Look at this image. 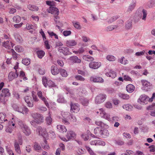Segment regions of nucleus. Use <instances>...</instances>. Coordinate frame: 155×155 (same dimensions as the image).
Returning a JSON list of instances; mask_svg holds the SVG:
<instances>
[{"mask_svg": "<svg viewBox=\"0 0 155 155\" xmlns=\"http://www.w3.org/2000/svg\"><path fill=\"white\" fill-rule=\"evenodd\" d=\"M18 123L20 129L25 135L28 136L31 134V131L30 129L24 122L19 120L18 121Z\"/></svg>", "mask_w": 155, "mask_h": 155, "instance_id": "nucleus-1", "label": "nucleus"}, {"mask_svg": "<svg viewBox=\"0 0 155 155\" xmlns=\"http://www.w3.org/2000/svg\"><path fill=\"white\" fill-rule=\"evenodd\" d=\"M48 12L54 15V21L55 22H56V23L58 24L57 19H59V17L58 16L59 14V11L58 9L54 7H50L48 11Z\"/></svg>", "mask_w": 155, "mask_h": 155, "instance_id": "nucleus-2", "label": "nucleus"}, {"mask_svg": "<svg viewBox=\"0 0 155 155\" xmlns=\"http://www.w3.org/2000/svg\"><path fill=\"white\" fill-rule=\"evenodd\" d=\"M42 81L43 84L45 87H54L56 86V85L53 81L51 80L48 81L46 77H43Z\"/></svg>", "mask_w": 155, "mask_h": 155, "instance_id": "nucleus-3", "label": "nucleus"}, {"mask_svg": "<svg viewBox=\"0 0 155 155\" xmlns=\"http://www.w3.org/2000/svg\"><path fill=\"white\" fill-rule=\"evenodd\" d=\"M31 115L37 123L40 124L44 122V118L42 114L39 113H36L33 114Z\"/></svg>", "mask_w": 155, "mask_h": 155, "instance_id": "nucleus-4", "label": "nucleus"}, {"mask_svg": "<svg viewBox=\"0 0 155 155\" xmlns=\"http://www.w3.org/2000/svg\"><path fill=\"white\" fill-rule=\"evenodd\" d=\"M76 136L75 133L72 131H68L67 134L66 135V138L64 137H61L60 138L64 141H69L73 138H74Z\"/></svg>", "mask_w": 155, "mask_h": 155, "instance_id": "nucleus-5", "label": "nucleus"}, {"mask_svg": "<svg viewBox=\"0 0 155 155\" xmlns=\"http://www.w3.org/2000/svg\"><path fill=\"white\" fill-rule=\"evenodd\" d=\"M107 96L104 94H100L97 95L95 99L96 104H99L104 102L106 99Z\"/></svg>", "mask_w": 155, "mask_h": 155, "instance_id": "nucleus-6", "label": "nucleus"}, {"mask_svg": "<svg viewBox=\"0 0 155 155\" xmlns=\"http://www.w3.org/2000/svg\"><path fill=\"white\" fill-rule=\"evenodd\" d=\"M149 98L145 94L141 95L138 100V101L141 104H147L148 101L150 102Z\"/></svg>", "mask_w": 155, "mask_h": 155, "instance_id": "nucleus-7", "label": "nucleus"}, {"mask_svg": "<svg viewBox=\"0 0 155 155\" xmlns=\"http://www.w3.org/2000/svg\"><path fill=\"white\" fill-rule=\"evenodd\" d=\"M37 94L39 98L43 101L45 105L48 108L49 107V104L46 97L43 96L42 92L41 91H38L37 92Z\"/></svg>", "mask_w": 155, "mask_h": 155, "instance_id": "nucleus-8", "label": "nucleus"}, {"mask_svg": "<svg viewBox=\"0 0 155 155\" xmlns=\"http://www.w3.org/2000/svg\"><path fill=\"white\" fill-rule=\"evenodd\" d=\"M69 49L65 47H60L58 49V51L60 53H62L65 55L72 54V53L69 51Z\"/></svg>", "mask_w": 155, "mask_h": 155, "instance_id": "nucleus-9", "label": "nucleus"}, {"mask_svg": "<svg viewBox=\"0 0 155 155\" xmlns=\"http://www.w3.org/2000/svg\"><path fill=\"white\" fill-rule=\"evenodd\" d=\"M71 111L74 113H77L79 111L80 108L79 105L78 104H73L72 103L71 104Z\"/></svg>", "mask_w": 155, "mask_h": 155, "instance_id": "nucleus-10", "label": "nucleus"}, {"mask_svg": "<svg viewBox=\"0 0 155 155\" xmlns=\"http://www.w3.org/2000/svg\"><path fill=\"white\" fill-rule=\"evenodd\" d=\"M101 65V63L99 62H91L89 64V66L91 68L94 69L98 68L100 67Z\"/></svg>", "mask_w": 155, "mask_h": 155, "instance_id": "nucleus-11", "label": "nucleus"}, {"mask_svg": "<svg viewBox=\"0 0 155 155\" xmlns=\"http://www.w3.org/2000/svg\"><path fill=\"white\" fill-rule=\"evenodd\" d=\"M37 130L39 135H41L44 137L47 136L48 133L47 132L45 129L42 128L41 127H38Z\"/></svg>", "mask_w": 155, "mask_h": 155, "instance_id": "nucleus-12", "label": "nucleus"}, {"mask_svg": "<svg viewBox=\"0 0 155 155\" xmlns=\"http://www.w3.org/2000/svg\"><path fill=\"white\" fill-rule=\"evenodd\" d=\"M18 74L17 72V71H16L15 73L14 72H10L8 75V79L9 81H11L14 79L15 78H17L18 76Z\"/></svg>", "mask_w": 155, "mask_h": 155, "instance_id": "nucleus-13", "label": "nucleus"}, {"mask_svg": "<svg viewBox=\"0 0 155 155\" xmlns=\"http://www.w3.org/2000/svg\"><path fill=\"white\" fill-rule=\"evenodd\" d=\"M77 44V42L74 40H69L67 41L66 42V46L69 48L75 46Z\"/></svg>", "mask_w": 155, "mask_h": 155, "instance_id": "nucleus-14", "label": "nucleus"}, {"mask_svg": "<svg viewBox=\"0 0 155 155\" xmlns=\"http://www.w3.org/2000/svg\"><path fill=\"white\" fill-rule=\"evenodd\" d=\"M14 146L16 153L18 154H20L21 153L20 148L18 141L16 140H15L14 142Z\"/></svg>", "mask_w": 155, "mask_h": 155, "instance_id": "nucleus-15", "label": "nucleus"}, {"mask_svg": "<svg viewBox=\"0 0 155 155\" xmlns=\"http://www.w3.org/2000/svg\"><path fill=\"white\" fill-rule=\"evenodd\" d=\"M90 80L94 82L102 83L104 81L102 78L98 77H91L90 78Z\"/></svg>", "mask_w": 155, "mask_h": 155, "instance_id": "nucleus-16", "label": "nucleus"}, {"mask_svg": "<svg viewBox=\"0 0 155 155\" xmlns=\"http://www.w3.org/2000/svg\"><path fill=\"white\" fill-rule=\"evenodd\" d=\"M25 102L30 107H32L33 104L31 98L30 96H26L25 98Z\"/></svg>", "mask_w": 155, "mask_h": 155, "instance_id": "nucleus-17", "label": "nucleus"}, {"mask_svg": "<svg viewBox=\"0 0 155 155\" xmlns=\"http://www.w3.org/2000/svg\"><path fill=\"white\" fill-rule=\"evenodd\" d=\"M136 1L134 0L133 1V2L130 3L127 11V12L128 13L130 12L133 10L134 9L136 5Z\"/></svg>", "mask_w": 155, "mask_h": 155, "instance_id": "nucleus-18", "label": "nucleus"}, {"mask_svg": "<svg viewBox=\"0 0 155 155\" xmlns=\"http://www.w3.org/2000/svg\"><path fill=\"white\" fill-rule=\"evenodd\" d=\"M69 59L73 63H79L81 62L80 59H79L77 56H73L70 57Z\"/></svg>", "mask_w": 155, "mask_h": 155, "instance_id": "nucleus-19", "label": "nucleus"}, {"mask_svg": "<svg viewBox=\"0 0 155 155\" xmlns=\"http://www.w3.org/2000/svg\"><path fill=\"white\" fill-rule=\"evenodd\" d=\"M59 71L57 67L54 65H53L51 67V71L53 75H57L59 73Z\"/></svg>", "mask_w": 155, "mask_h": 155, "instance_id": "nucleus-20", "label": "nucleus"}, {"mask_svg": "<svg viewBox=\"0 0 155 155\" xmlns=\"http://www.w3.org/2000/svg\"><path fill=\"white\" fill-rule=\"evenodd\" d=\"M27 7L29 10L32 11H37L39 9V8L38 6L32 5H28Z\"/></svg>", "mask_w": 155, "mask_h": 155, "instance_id": "nucleus-21", "label": "nucleus"}, {"mask_svg": "<svg viewBox=\"0 0 155 155\" xmlns=\"http://www.w3.org/2000/svg\"><path fill=\"white\" fill-rule=\"evenodd\" d=\"M106 75L107 76L111 77L112 78H114L116 77V73L112 70H110L108 72H107L106 74Z\"/></svg>", "mask_w": 155, "mask_h": 155, "instance_id": "nucleus-22", "label": "nucleus"}, {"mask_svg": "<svg viewBox=\"0 0 155 155\" xmlns=\"http://www.w3.org/2000/svg\"><path fill=\"white\" fill-rule=\"evenodd\" d=\"M134 86L132 84H129L127 86V91L129 93L132 92L134 91Z\"/></svg>", "mask_w": 155, "mask_h": 155, "instance_id": "nucleus-23", "label": "nucleus"}, {"mask_svg": "<svg viewBox=\"0 0 155 155\" xmlns=\"http://www.w3.org/2000/svg\"><path fill=\"white\" fill-rule=\"evenodd\" d=\"M141 82L143 86L145 87H150L151 86L152 84L147 81L146 80H142Z\"/></svg>", "mask_w": 155, "mask_h": 155, "instance_id": "nucleus-24", "label": "nucleus"}, {"mask_svg": "<svg viewBox=\"0 0 155 155\" xmlns=\"http://www.w3.org/2000/svg\"><path fill=\"white\" fill-rule=\"evenodd\" d=\"M57 128L59 131L63 133L66 132L67 130L65 127L63 125H58L57 126Z\"/></svg>", "mask_w": 155, "mask_h": 155, "instance_id": "nucleus-25", "label": "nucleus"}, {"mask_svg": "<svg viewBox=\"0 0 155 155\" xmlns=\"http://www.w3.org/2000/svg\"><path fill=\"white\" fill-rule=\"evenodd\" d=\"M100 137H105L106 136H108L109 134L108 131L106 129L101 130L100 134Z\"/></svg>", "mask_w": 155, "mask_h": 155, "instance_id": "nucleus-26", "label": "nucleus"}, {"mask_svg": "<svg viewBox=\"0 0 155 155\" xmlns=\"http://www.w3.org/2000/svg\"><path fill=\"white\" fill-rule=\"evenodd\" d=\"M2 94L5 95L6 97L10 96V94L9 90L7 88H3L2 91Z\"/></svg>", "mask_w": 155, "mask_h": 155, "instance_id": "nucleus-27", "label": "nucleus"}, {"mask_svg": "<svg viewBox=\"0 0 155 155\" xmlns=\"http://www.w3.org/2000/svg\"><path fill=\"white\" fill-rule=\"evenodd\" d=\"M81 102L82 104L84 106H88L89 103V100L85 98H81Z\"/></svg>", "mask_w": 155, "mask_h": 155, "instance_id": "nucleus-28", "label": "nucleus"}, {"mask_svg": "<svg viewBox=\"0 0 155 155\" xmlns=\"http://www.w3.org/2000/svg\"><path fill=\"white\" fill-rule=\"evenodd\" d=\"M123 107L126 110L128 111L131 110L133 108V106L129 104H124L123 106Z\"/></svg>", "mask_w": 155, "mask_h": 155, "instance_id": "nucleus-29", "label": "nucleus"}, {"mask_svg": "<svg viewBox=\"0 0 155 155\" xmlns=\"http://www.w3.org/2000/svg\"><path fill=\"white\" fill-rule=\"evenodd\" d=\"M37 54L38 58H42L45 54V52L42 50L38 51L36 52Z\"/></svg>", "mask_w": 155, "mask_h": 155, "instance_id": "nucleus-30", "label": "nucleus"}, {"mask_svg": "<svg viewBox=\"0 0 155 155\" xmlns=\"http://www.w3.org/2000/svg\"><path fill=\"white\" fill-rule=\"evenodd\" d=\"M101 129L100 128L97 127L94 130V134L97 136L100 137V134Z\"/></svg>", "mask_w": 155, "mask_h": 155, "instance_id": "nucleus-31", "label": "nucleus"}, {"mask_svg": "<svg viewBox=\"0 0 155 155\" xmlns=\"http://www.w3.org/2000/svg\"><path fill=\"white\" fill-rule=\"evenodd\" d=\"M83 59L87 61H91L94 60V58L89 55H84Z\"/></svg>", "mask_w": 155, "mask_h": 155, "instance_id": "nucleus-32", "label": "nucleus"}, {"mask_svg": "<svg viewBox=\"0 0 155 155\" xmlns=\"http://www.w3.org/2000/svg\"><path fill=\"white\" fill-rule=\"evenodd\" d=\"M59 71L61 75L63 77H66L68 75L67 72L65 70L63 69H60Z\"/></svg>", "mask_w": 155, "mask_h": 155, "instance_id": "nucleus-33", "label": "nucleus"}, {"mask_svg": "<svg viewBox=\"0 0 155 155\" xmlns=\"http://www.w3.org/2000/svg\"><path fill=\"white\" fill-rule=\"evenodd\" d=\"M124 57H122L121 58L118 59V62L122 64H126L128 63V61L127 60H124Z\"/></svg>", "mask_w": 155, "mask_h": 155, "instance_id": "nucleus-34", "label": "nucleus"}, {"mask_svg": "<svg viewBox=\"0 0 155 155\" xmlns=\"http://www.w3.org/2000/svg\"><path fill=\"white\" fill-rule=\"evenodd\" d=\"M5 114L3 113H0V123H3L7 120L5 119Z\"/></svg>", "mask_w": 155, "mask_h": 155, "instance_id": "nucleus-35", "label": "nucleus"}, {"mask_svg": "<svg viewBox=\"0 0 155 155\" xmlns=\"http://www.w3.org/2000/svg\"><path fill=\"white\" fill-rule=\"evenodd\" d=\"M43 148L45 150H48L49 149V147L47 144V142L46 140H44V143L41 144Z\"/></svg>", "mask_w": 155, "mask_h": 155, "instance_id": "nucleus-36", "label": "nucleus"}, {"mask_svg": "<svg viewBox=\"0 0 155 155\" xmlns=\"http://www.w3.org/2000/svg\"><path fill=\"white\" fill-rule=\"evenodd\" d=\"M14 36L17 42H20L21 41L22 39L21 37L17 33H15Z\"/></svg>", "mask_w": 155, "mask_h": 155, "instance_id": "nucleus-37", "label": "nucleus"}, {"mask_svg": "<svg viewBox=\"0 0 155 155\" xmlns=\"http://www.w3.org/2000/svg\"><path fill=\"white\" fill-rule=\"evenodd\" d=\"M13 21L14 22L18 23L19 22L21 21V18L18 15L14 16L13 18Z\"/></svg>", "mask_w": 155, "mask_h": 155, "instance_id": "nucleus-38", "label": "nucleus"}, {"mask_svg": "<svg viewBox=\"0 0 155 155\" xmlns=\"http://www.w3.org/2000/svg\"><path fill=\"white\" fill-rule=\"evenodd\" d=\"M45 121L47 124L50 125L52 123V120L51 116H49L46 118Z\"/></svg>", "mask_w": 155, "mask_h": 155, "instance_id": "nucleus-39", "label": "nucleus"}, {"mask_svg": "<svg viewBox=\"0 0 155 155\" xmlns=\"http://www.w3.org/2000/svg\"><path fill=\"white\" fill-rule=\"evenodd\" d=\"M95 123L97 125L103 128H104L106 126V125L105 124L101 121H96Z\"/></svg>", "mask_w": 155, "mask_h": 155, "instance_id": "nucleus-40", "label": "nucleus"}, {"mask_svg": "<svg viewBox=\"0 0 155 155\" xmlns=\"http://www.w3.org/2000/svg\"><path fill=\"white\" fill-rule=\"evenodd\" d=\"M106 59L110 61H114L116 60V58L112 55H108L106 57Z\"/></svg>", "mask_w": 155, "mask_h": 155, "instance_id": "nucleus-41", "label": "nucleus"}, {"mask_svg": "<svg viewBox=\"0 0 155 155\" xmlns=\"http://www.w3.org/2000/svg\"><path fill=\"white\" fill-rule=\"evenodd\" d=\"M13 107L15 110L22 113V112H23V108H22L21 107H18L16 105H13Z\"/></svg>", "mask_w": 155, "mask_h": 155, "instance_id": "nucleus-42", "label": "nucleus"}, {"mask_svg": "<svg viewBox=\"0 0 155 155\" xmlns=\"http://www.w3.org/2000/svg\"><path fill=\"white\" fill-rule=\"evenodd\" d=\"M117 28V26L116 25H112L107 27L106 28V30L107 31H112L113 30Z\"/></svg>", "mask_w": 155, "mask_h": 155, "instance_id": "nucleus-43", "label": "nucleus"}, {"mask_svg": "<svg viewBox=\"0 0 155 155\" xmlns=\"http://www.w3.org/2000/svg\"><path fill=\"white\" fill-rule=\"evenodd\" d=\"M83 90L82 88H79L77 89L75 91L76 93L79 96H82V91Z\"/></svg>", "mask_w": 155, "mask_h": 155, "instance_id": "nucleus-44", "label": "nucleus"}, {"mask_svg": "<svg viewBox=\"0 0 155 155\" xmlns=\"http://www.w3.org/2000/svg\"><path fill=\"white\" fill-rule=\"evenodd\" d=\"M9 52L12 54L13 59L14 60H16L17 58V53L15 52L14 49H12L10 50Z\"/></svg>", "mask_w": 155, "mask_h": 155, "instance_id": "nucleus-45", "label": "nucleus"}, {"mask_svg": "<svg viewBox=\"0 0 155 155\" xmlns=\"http://www.w3.org/2000/svg\"><path fill=\"white\" fill-rule=\"evenodd\" d=\"M19 77L20 78H23V80L24 81H26L27 80V78L25 77V72L23 71H20Z\"/></svg>", "mask_w": 155, "mask_h": 155, "instance_id": "nucleus-46", "label": "nucleus"}, {"mask_svg": "<svg viewBox=\"0 0 155 155\" xmlns=\"http://www.w3.org/2000/svg\"><path fill=\"white\" fill-rule=\"evenodd\" d=\"M119 95L120 97L124 99L127 100L130 97L129 95L124 94H120Z\"/></svg>", "mask_w": 155, "mask_h": 155, "instance_id": "nucleus-47", "label": "nucleus"}, {"mask_svg": "<svg viewBox=\"0 0 155 155\" xmlns=\"http://www.w3.org/2000/svg\"><path fill=\"white\" fill-rule=\"evenodd\" d=\"M126 28L128 29H130L132 27V22L130 21H127L125 25Z\"/></svg>", "mask_w": 155, "mask_h": 155, "instance_id": "nucleus-48", "label": "nucleus"}, {"mask_svg": "<svg viewBox=\"0 0 155 155\" xmlns=\"http://www.w3.org/2000/svg\"><path fill=\"white\" fill-rule=\"evenodd\" d=\"M15 50L18 52H20L23 51V48L20 45H17L15 47Z\"/></svg>", "mask_w": 155, "mask_h": 155, "instance_id": "nucleus-49", "label": "nucleus"}, {"mask_svg": "<svg viewBox=\"0 0 155 155\" xmlns=\"http://www.w3.org/2000/svg\"><path fill=\"white\" fill-rule=\"evenodd\" d=\"M22 63L25 65H28L30 63V61L29 59L27 58H25L23 59L22 60Z\"/></svg>", "mask_w": 155, "mask_h": 155, "instance_id": "nucleus-50", "label": "nucleus"}, {"mask_svg": "<svg viewBox=\"0 0 155 155\" xmlns=\"http://www.w3.org/2000/svg\"><path fill=\"white\" fill-rule=\"evenodd\" d=\"M3 46L6 48L9 49L10 48V45L9 41H5L3 44Z\"/></svg>", "mask_w": 155, "mask_h": 155, "instance_id": "nucleus-51", "label": "nucleus"}, {"mask_svg": "<svg viewBox=\"0 0 155 155\" xmlns=\"http://www.w3.org/2000/svg\"><path fill=\"white\" fill-rule=\"evenodd\" d=\"M119 18V16H114L111 18H110L108 21V22L109 23H110L115 20H116L117 19H118Z\"/></svg>", "mask_w": 155, "mask_h": 155, "instance_id": "nucleus-52", "label": "nucleus"}, {"mask_svg": "<svg viewBox=\"0 0 155 155\" xmlns=\"http://www.w3.org/2000/svg\"><path fill=\"white\" fill-rule=\"evenodd\" d=\"M148 7L150 8L155 5V0H151L148 3Z\"/></svg>", "mask_w": 155, "mask_h": 155, "instance_id": "nucleus-53", "label": "nucleus"}, {"mask_svg": "<svg viewBox=\"0 0 155 155\" xmlns=\"http://www.w3.org/2000/svg\"><path fill=\"white\" fill-rule=\"evenodd\" d=\"M34 147L36 150H40L41 149V147L36 143H34Z\"/></svg>", "mask_w": 155, "mask_h": 155, "instance_id": "nucleus-54", "label": "nucleus"}, {"mask_svg": "<svg viewBox=\"0 0 155 155\" xmlns=\"http://www.w3.org/2000/svg\"><path fill=\"white\" fill-rule=\"evenodd\" d=\"M46 4L49 6L52 7V6H55L56 3L54 1H46Z\"/></svg>", "mask_w": 155, "mask_h": 155, "instance_id": "nucleus-55", "label": "nucleus"}, {"mask_svg": "<svg viewBox=\"0 0 155 155\" xmlns=\"http://www.w3.org/2000/svg\"><path fill=\"white\" fill-rule=\"evenodd\" d=\"M104 106L107 108H111L112 107L111 103L109 101L106 102L104 104Z\"/></svg>", "mask_w": 155, "mask_h": 155, "instance_id": "nucleus-56", "label": "nucleus"}, {"mask_svg": "<svg viewBox=\"0 0 155 155\" xmlns=\"http://www.w3.org/2000/svg\"><path fill=\"white\" fill-rule=\"evenodd\" d=\"M47 135H48L51 138H53L55 137V134L54 132L52 130H50L48 133Z\"/></svg>", "mask_w": 155, "mask_h": 155, "instance_id": "nucleus-57", "label": "nucleus"}, {"mask_svg": "<svg viewBox=\"0 0 155 155\" xmlns=\"http://www.w3.org/2000/svg\"><path fill=\"white\" fill-rule=\"evenodd\" d=\"M48 33L49 35L51 37H52V36H54L55 38L58 39V36L53 32L48 31Z\"/></svg>", "mask_w": 155, "mask_h": 155, "instance_id": "nucleus-58", "label": "nucleus"}, {"mask_svg": "<svg viewBox=\"0 0 155 155\" xmlns=\"http://www.w3.org/2000/svg\"><path fill=\"white\" fill-rule=\"evenodd\" d=\"M99 113L101 117L103 118L106 113L104 110L103 108H100L99 109Z\"/></svg>", "mask_w": 155, "mask_h": 155, "instance_id": "nucleus-59", "label": "nucleus"}, {"mask_svg": "<svg viewBox=\"0 0 155 155\" xmlns=\"http://www.w3.org/2000/svg\"><path fill=\"white\" fill-rule=\"evenodd\" d=\"M103 118L108 120L109 121H110L111 120V119L110 117V115L107 113L105 114Z\"/></svg>", "mask_w": 155, "mask_h": 155, "instance_id": "nucleus-60", "label": "nucleus"}, {"mask_svg": "<svg viewBox=\"0 0 155 155\" xmlns=\"http://www.w3.org/2000/svg\"><path fill=\"white\" fill-rule=\"evenodd\" d=\"M75 78L78 80L81 81H84L85 80V79L81 75H77L75 76Z\"/></svg>", "mask_w": 155, "mask_h": 155, "instance_id": "nucleus-61", "label": "nucleus"}, {"mask_svg": "<svg viewBox=\"0 0 155 155\" xmlns=\"http://www.w3.org/2000/svg\"><path fill=\"white\" fill-rule=\"evenodd\" d=\"M71 32L70 31H64L63 32V34L65 36H67L71 35Z\"/></svg>", "mask_w": 155, "mask_h": 155, "instance_id": "nucleus-62", "label": "nucleus"}, {"mask_svg": "<svg viewBox=\"0 0 155 155\" xmlns=\"http://www.w3.org/2000/svg\"><path fill=\"white\" fill-rule=\"evenodd\" d=\"M69 114L68 112H62L61 114L63 118L65 119L68 117Z\"/></svg>", "mask_w": 155, "mask_h": 155, "instance_id": "nucleus-63", "label": "nucleus"}, {"mask_svg": "<svg viewBox=\"0 0 155 155\" xmlns=\"http://www.w3.org/2000/svg\"><path fill=\"white\" fill-rule=\"evenodd\" d=\"M26 28L27 29H33L34 28V26L30 24H27L26 25Z\"/></svg>", "mask_w": 155, "mask_h": 155, "instance_id": "nucleus-64", "label": "nucleus"}]
</instances>
